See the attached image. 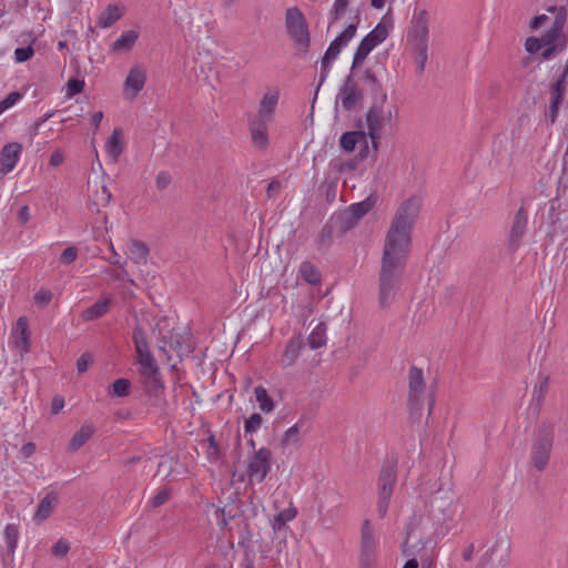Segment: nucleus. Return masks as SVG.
<instances>
[{
	"label": "nucleus",
	"instance_id": "obj_1",
	"mask_svg": "<svg viewBox=\"0 0 568 568\" xmlns=\"http://www.w3.org/2000/svg\"><path fill=\"white\" fill-rule=\"evenodd\" d=\"M409 251L384 246L379 271L378 301L382 307L388 306L400 287Z\"/></svg>",
	"mask_w": 568,
	"mask_h": 568
},
{
	"label": "nucleus",
	"instance_id": "obj_2",
	"mask_svg": "<svg viewBox=\"0 0 568 568\" xmlns=\"http://www.w3.org/2000/svg\"><path fill=\"white\" fill-rule=\"evenodd\" d=\"M422 200L415 195L399 203L387 230L384 246L410 250L412 230Z\"/></svg>",
	"mask_w": 568,
	"mask_h": 568
},
{
	"label": "nucleus",
	"instance_id": "obj_3",
	"mask_svg": "<svg viewBox=\"0 0 568 568\" xmlns=\"http://www.w3.org/2000/svg\"><path fill=\"white\" fill-rule=\"evenodd\" d=\"M397 481V460L386 459L381 468L377 479L376 509L379 518H384L388 511L389 501Z\"/></svg>",
	"mask_w": 568,
	"mask_h": 568
},
{
	"label": "nucleus",
	"instance_id": "obj_4",
	"mask_svg": "<svg viewBox=\"0 0 568 568\" xmlns=\"http://www.w3.org/2000/svg\"><path fill=\"white\" fill-rule=\"evenodd\" d=\"M285 28L296 47L302 52H307L311 44L308 26L304 13L297 7L286 10Z\"/></svg>",
	"mask_w": 568,
	"mask_h": 568
},
{
	"label": "nucleus",
	"instance_id": "obj_5",
	"mask_svg": "<svg viewBox=\"0 0 568 568\" xmlns=\"http://www.w3.org/2000/svg\"><path fill=\"white\" fill-rule=\"evenodd\" d=\"M386 99V93L382 92L381 104L374 103L366 113L365 123L367 131L365 132L366 136L371 138L374 148H377L383 128L392 120V111L384 108Z\"/></svg>",
	"mask_w": 568,
	"mask_h": 568
},
{
	"label": "nucleus",
	"instance_id": "obj_6",
	"mask_svg": "<svg viewBox=\"0 0 568 568\" xmlns=\"http://www.w3.org/2000/svg\"><path fill=\"white\" fill-rule=\"evenodd\" d=\"M426 384L423 371L412 366L408 371V406L412 413L420 414L426 399Z\"/></svg>",
	"mask_w": 568,
	"mask_h": 568
},
{
	"label": "nucleus",
	"instance_id": "obj_7",
	"mask_svg": "<svg viewBox=\"0 0 568 568\" xmlns=\"http://www.w3.org/2000/svg\"><path fill=\"white\" fill-rule=\"evenodd\" d=\"M388 36L386 26L378 23L371 32H368L359 42L355 50L351 70L359 67L367 55L381 44Z\"/></svg>",
	"mask_w": 568,
	"mask_h": 568
},
{
	"label": "nucleus",
	"instance_id": "obj_8",
	"mask_svg": "<svg viewBox=\"0 0 568 568\" xmlns=\"http://www.w3.org/2000/svg\"><path fill=\"white\" fill-rule=\"evenodd\" d=\"M430 505L434 511H438L443 515L446 527L450 528L449 523L454 521L457 511V499L453 490L450 488H438L434 493Z\"/></svg>",
	"mask_w": 568,
	"mask_h": 568
},
{
	"label": "nucleus",
	"instance_id": "obj_9",
	"mask_svg": "<svg viewBox=\"0 0 568 568\" xmlns=\"http://www.w3.org/2000/svg\"><path fill=\"white\" fill-rule=\"evenodd\" d=\"M378 538L368 519L362 524L361 530V564L364 568H372L376 559Z\"/></svg>",
	"mask_w": 568,
	"mask_h": 568
},
{
	"label": "nucleus",
	"instance_id": "obj_10",
	"mask_svg": "<svg viewBox=\"0 0 568 568\" xmlns=\"http://www.w3.org/2000/svg\"><path fill=\"white\" fill-rule=\"evenodd\" d=\"M271 450L262 447L248 457L247 476L251 483L261 484L271 469Z\"/></svg>",
	"mask_w": 568,
	"mask_h": 568
},
{
	"label": "nucleus",
	"instance_id": "obj_11",
	"mask_svg": "<svg viewBox=\"0 0 568 568\" xmlns=\"http://www.w3.org/2000/svg\"><path fill=\"white\" fill-rule=\"evenodd\" d=\"M552 433L550 429H542L532 445L531 460L534 467L542 470L548 464L550 452L552 448Z\"/></svg>",
	"mask_w": 568,
	"mask_h": 568
},
{
	"label": "nucleus",
	"instance_id": "obj_12",
	"mask_svg": "<svg viewBox=\"0 0 568 568\" xmlns=\"http://www.w3.org/2000/svg\"><path fill=\"white\" fill-rule=\"evenodd\" d=\"M336 99L345 111H352L363 100V93L352 75L345 78Z\"/></svg>",
	"mask_w": 568,
	"mask_h": 568
},
{
	"label": "nucleus",
	"instance_id": "obj_13",
	"mask_svg": "<svg viewBox=\"0 0 568 568\" xmlns=\"http://www.w3.org/2000/svg\"><path fill=\"white\" fill-rule=\"evenodd\" d=\"M528 226V213L521 206L517 210L514 215L509 235H508V250L510 252H516L521 245L523 239L526 235Z\"/></svg>",
	"mask_w": 568,
	"mask_h": 568
},
{
	"label": "nucleus",
	"instance_id": "obj_14",
	"mask_svg": "<svg viewBox=\"0 0 568 568\" xmlns=\"http://www.w3.org/2000/svg\"><path fill=\"white\" fill-rule=\"evenodd\" d=\"M138 363L141 366L142 375L154 388H163L161 374L158 364L150 351L138 354Z\"/></svg>",
	"mask_w": 568,
	"mask_h": 568
},
{
	"label": "nucleus",
	"instance_id": "obj_15",
	"mask_svg": "<svg viewBox=\"0 0 568 568\" xmlns=\"http://www.w3.org/2000/svg\"><path fill=\"white\" fill-rule=\"evenodd\" d=\"M22 153V145L18 142L7 143L0 154V173L7 175L17 165Z\"/></svg>",
	"mask_w": 568,
	"mask_h": 568
},
{
	"label": "nucleus",
	"instance_id": "obj_16",
	"mask_svg": "<svg viewBox=\"0 0 568 568\" xmlns=\"http://www.w3.org/2000/svg\"><path fill=\"white\" fill-rule=\"evenodd\" d=\"M304 348V341L301 336H293L285 344L280 364L283 368L293 366L298 359L302 349Z\"/></svg>",
	"mask_w": 568,
	"mask_h": 568
},
{
	"label": "nucleus",
	"instance_id": "obj_17",
	"mask_svg": "<svg viewBox=\"0 0 568 568\" xmlns=\"http://www.w3.org/2000/svg\"><path fill=\"white\" fill-rule=\"evenodd\" d=\"M13 345L20 353L27 354L30 351V333L27 317H19L12 332Z\"/></svg>",
	"mask_w": 568,
	"mask_h": 568
},
{
	"label": "nucleus",
	"instance_id": "obj_18",
	"mask_svg": "<svg viewBox=\"0 0 568 568\" xmlns=\"http://www.w3.org/2000/svg\"><path fill=\"white\" fill-rule=\"evenodd\" d=\"M409 34L415 42L414 47L428 45V23L425 11H422L419 14L414 17Z\"/></svg>",
	"mask_w": 568,
	"mask_h": 568
},
{
	"label": "nucleus",
	"instance_id": "obj_19",
	"mask_svg": "<svg viewBox=\"0 0 568 568\" xmlns=\"http://www.w3.org/2000/svg\"><path fill=\"white\" fill-rule=\"evenodd\" d=\"M342 48L337 45L334 41H332L325 51L322 60H321V73L318 79V84L316 87V94H318V91L323 83L326 81L332 63L337 59L338 54L341 53Z\"/></svg>",
	"mask_w": 568,
	"mask_h": 568
},
{
	"label": "nucleus",
	"instance_id": "obj_20",
	"mask_svg": "<svg viewBox=\"0 0 568 568\" xmlns=\"http://www.w3.org/2000/svg\"><path fill=\"white\" fill-rule=\"evenodd\" d=\"M280 99L277 89L268 90L263 95L258 104L257 114L255 116L264 120H272Z\"/></svg>",
	"mask_w": 568,
	"mask_h": 568
},
{
	"label": "nucleus",
	"instance_id": "obj_21",
	"mask_svg": "<svg viewBox=\"0 0 568 568\" xmlns=\"http://www.w3.org/2000/svg\"><path fill=\"white\" fill-rule=\"evenodd\" d=\"M267 122H270V120L260 119L257 116H254L252 120H250V132L252 141L254 145L260 149L266 148L268 143Z\"/></svg>",
	"mask_w": 568,
	"mask_h": 568
},
{
	"label": "nucleus",
	"instance_id": "obj_22",
	"mask_svg": "<svg viewBox=\"0 0 568 568\" xmlns=\"http://www.w3.org/2000/svg\"><path fill=\"white\" fill-rule=\"evenodd\" d=\"M145 80H146V73H145V70L143 69V67L141 65H134L133 68H131L126 79H125V82H124V87H125V91L129 92L131 91L132 92V97H135L144 87L145 84Z\"/></svg>",
	"mask_w": 568,
	"mask_h": 568
},
{
	"label": "nucleus",
	"instance_id": "obj_23",
	"mask_svg": "<svg viewBox=\"0 0 568 568\" xmlns=\"http://www.w3.org/2000/svg\"><path fill=\"white\" fill-rule=\"evenodd\" d=\"M112 194L104 184L94 183L89 186V202L97 211L104 207L111 201Z\"/></svg>",
	"mask_w": 568,
	"mask_h": 568
},
{
	"label": "nucleus",
	"instance_id": "obj_24",
	"mask_svg": "<svg viewBox=\"0 0 568 568\" xmlns=\"http://www.w3.org/2000/svg\"><path fill=\"white\" fill-rule=\"evenodd\" d=\"M567 77H568V60L566 61L558 79L550 85L549 101L562 103L566 91H567Z\"/></svg>",
	"mask_w": 568,
	"mask_h": 568
},
{
	"label": "nucleus",
	"instance_id": "obj_25",
	"mask_svg": "<svg viewBox=\"0 0 568 568\" xmlns=\"http://www.w3.org/2000/svg\"><path fill=\"white\" fill-rule=\"evenodd\" d=\"M149 247L148 245L140 240H130L128 243V254L129 258L138 265L146 264V260L149 256Z\"/></svg>",
	"mask_w": 568,
	"mask_h": 568
},
{
	"label": "nucleus",
	"instance_id": "obj_26",
	"mask_svg": "<svg viewBox=\"0 0 568 568\" xmlns=\"http://www.w3.org/2000/svg\"><path fill=\"white\" fill-rule=\"evenodd\" d=\"M161 348L164 352L175 353L176 356H182L190 352L189 347L184 345L182 335L174 331L170 332L168 337H164Z\"/></svg>",
	"mask_w": 568,
	"mask_h": 568
},
{
	"label": "nucleus",
	"instance_id": "obj_27",
	"mask_svg": "<svg viewBox=\"0 0 568 568\" xmlns=\"http://www.w3.org/2000/svg\"><path fill=\"white\" fill-rule=\"evenodd\" d=\"M111 304L112 300L110 297L101 298L83 311L82 318L84 321L98 320L110 311Z\"/></svg>",
	"mask_w": 568,
	"mask_h": 568
},
{
	"label": "nucleus",
	"instance_id": "obj_28",
	"mask_svg": "<svg viewBox=\"0 0 568 568\" xmlns=\"http://www.w3.org/2000/svg\"><path fill=\"white\" fill-rule=\"evenodd\" d=\"M58 504V496L54 493H49L47 496L39 503L38 508L34 513V519L37 521L45 520L50 517L52 511L54 510Z\"/></svg>",
	"mask_w": 568,
	"mask_h": 568
},
{
	"label": "nucleus",
	"instance_id": "obj_29",
	"mask_svg": "<svg viewBox=\"0 0 568 568\" xmlns=\"http://www.w3.org/2000/svg\"><path fill=\"white\" fill-rule=\"evenodd\" d=\"M329 221L336 229L338 235L352 230L358 222L346 211L333 215Z\"/></svg>",
	"mask_w": 568,
	"mask_h": 568
},
{
	"label": "nucleus",
	"instance_id": "obj_30",
	"mask_svg": "<svg viewBox=\"0 0 568 568\" xmlns=\"http://www.w3.org/2000/svg\"><path fill=\"white\" fill-rule=\"evenodd\" d=\"M358 142L366 143V132L363 130L343 133L339 139V146L345 152H353Z\"/></svg>",
	"mask_w": 568,
	"mask_h": 568
},
{
	"label": "nucleus",
	"instance_id": "obj_31",
	"mask_svg": "<svg viewBox=\"0 0 568 568\" xmlns=\"http://www.w3.org/2000/svg\"><path fill=\"white\" fill-rule=\"evenodd\" d=\"M123 16V9L116 4H109L100 14L98 24L101 28H110Z\"/></svg>",
	"mask_w": 568,
	"mask_h": 568
},
{
	"label": "nucleus",
	"instance_id": "obj_32",
	"mask_svg": "<svg viewBox=\"0 0 568 568\" xmlns=\"http://www.w3.org/2000/svg\"><path fill=\"white\" fill-rule=\"evenodd\" d=\"M94 426L91 424H84L81 428L72 436L69 449L72 452L81 448L94 434Z\"/></svg>",
	"mask_w": 568,
	"mask_h": 568
},
{
	"label": "nucleus",
	"instance_id": "obj_33",
	"mask_svg": "<svg viewBox=\"0 0 568 568\" xmlns=\"http://www.w3.org/2000/svg\"><path fill=\"white\" fill-rule=\"evenodd\" d=\"M138 38L139 33L135 30H126L113 42L112 50L115 52L129 51L133 48Z\"/></svg>",
	"mask_w": 568,
	"mask_h": 568
},
{
	"label": "nucleus",
	"instance_id": "obj_34",
	"mask_svg": "<svg viewBox=\"0 0 568 568\" xmlns=\"http://www.w3.org/2000/svg\"><path fill=\"white\" fill-rule=\"evenodd\" d=\"M121 134L122 132L120 129H114L105 144L106 152L113 161H116L120 154L123 152Z\"/></svg>",
	"mask_w": 568,
	"mask_h": 568
},
{
	"label": "nucleus",
	"instance_id": "obj_35",
	"mask_svg": "<svg viewBox=\"0 0 568 568\" xmlns=\"http://www.w3.org/2000/svg\"><path fill=\"white\" fill-rule=\"evenodd\" d=\"M301 277L310 284H318L321 282V273L317 267L308 261L303 262L300 265Z\"/></svg>",
	"mask_w": 568,
	"mask_h": 568
},
{
	"label": "nucleus",
	"instance_id": "obj_36",
	"mask_svg": "<svg viewBox=\"0 0 568 568\" xmlns=\"http://www.w3.org/2000/svg\"><path fill=\"white\" fill-rule=\"evenodd\" d=\"M297 515L295 507H288L273 517L271 525L274 531H280L286 523L293 520Z\"/></svg>",
	"mask_w": 568,
	"mask_h": 568
},
{
	"label": "nucleus",
	"instance_id": "obj_37",
	"mask_svg": "<svg viewBox=\"0 0 568 568\" xmlns=\"http://www.w3.org/2000/svg\"><path fill=\"white\" fill-rule=\"evenodd\" d=\"M254 394L256 402L258 403L260 409L264 413H271L274 410V400L268 396L267 390L258 385L254 387Z\"/></svg>",
	"mask_w": 568,
	"mask_h": 568
},
{
	"label": "nucleus",
	"instance_id": "obj_38",
	"mask_svg": "<svg viewBox=\"0 0 568 568\" xmlns=\"http://www.w3.org/2000/svg\"><path fill=\"white\" fill-rule=\"evenodd\" d=\"M307 341L313 349L324 346L326 344V326L323 323H318L311 332Z\"/></svg>",
	"mask_w": 568,
	"mask_h": 568
},
{
	"label": "nucleus",
	"instance_id": "obj_39",
	"mask_svg": "<svg viewBox=\"0 0 568 568\" xmlns=\"http://www.w3.org/2000/svg\"><path fill=\"white\" fill-rule=\"evenodd\" d=\"M19 529L14 524H8L4 528V541L7 545L8 554L13 556L18 546Z\"/></svg>",
	"mask_w": 568,
	"mask_h": 568
},
{
	"label": "nucleus",
	"instance_id": "obj_40",
	"mask_svg": "<svg viewBox=\"0 0 568 568\" xmlns=\"http://www.w3.org/2000/svg\"><path fill=\"white\" fill-rule=\"evenodd\" d=\"M373 205L374 202L371 200V197H367L362 202L351 204L347 207V212L358 222L373 209Z\"/></svg>",
	"mask_w": 568,
	"mask_h": 568
},
{
	"label": "nucleus",
	"instance_id": "obj_41",
	"mask_svg": "<svg viewBox=\"0 0 568 568\" xmlns=\"http://www.w3.org/2000/svg\"><path fill=\"white\" fill-rule=\"evenodd\" d=\"M334 234H337L336 229L328 220L317 235L316 243L318 248L328 247L333 243Z\"/></svg>",
	"mask_w": 568,
	"mask_h": 568
},
{
	"label": "nucleus",
	"instance_id": "obj_42",
	"mask_svg": "<svg viewBox=\"0 0 568 568\" xmlns=\"http://www.w3.org/2000/svg\"><path fill=\"white\" fill-rule=\"evenodd\" d=\"M133 342H134L136 354L150 351L149 344L146 341V336H145V333L142 327H140V326L134 327Z\"/></svg>",
	"mask_w": 568,
	"mask_h": 568
},
{
	"label": "nucleus",
	"instance_id": "obj_43",
	"mask_svg": "<svg viewBox=\"0 0 568 568\" xmlns=\"http://www.w3.org/2000/svg\"><path fill=\"white\" fill-rule=\"evenodd\" d=\"M356 29V24H348L333 41L343 49L355 37Z\"/></svg>",
	"mask_w": 568,
	"mask_h": 568
},
{
	"label": "nucleus",
	"instance_id": "obj_44",
	"mask_svg": "<svg viewBox=\"0 0 568 568\" xmlns=\"http://www.w3.org/2000/svg\"><path fill=\"white\" fill-rule=\"evenodd\" d=\"M300 425L295 424L291 426L283 435V438L281 440V445L283 447L290 446V445H296L298 444L301 436H300Z\"/></svg>",
	"mask_w": 568,
	"mask_h": 568
},
{
	"label": "nucleus",
	"instance_id": "obj_45",
	"mask_svg": "<svg viewBox=\"0 0 568 568\" xmlns=\"http://www.w3.org/2000/svg\"><path fill=\"white\" fill-rule=\"evenodd\" d=\"M131 383L126 378H119L112 384V394L119 397L128 396L130 393Z\"/></svg>",
	"mask_w": 568,
	"mask_h": 568
},
{
	"label": "nucleus",
	"instance_id": "obj_46",
	"mask_svg": "<svg viewBox=\"0 0 568 568\" xmlns=\"http://www.w3.org/2000/svg\"><path fill=\"white\" fill-rule=\"evenodd\" d=\"M364 84L374 92L382 91L381 82L378 81L375 72L372 69H366L363 78Z\"/></svg>",
	"mask_w": 568,
	"mask_h": 568
},
{
	"label": "nucleus",
	"instance_id": "obj_47",
	"mask_svg": "<svg viewBox=\"0 0 568 568\" xmlns=\"http://www.w3.org/2000/svg\"><path fill=\"white\" fill-rule=\"evenodd\" d=\"M416 53V69L418 73H423L428 59V45L414 47Z\"/></svg>",
	"mask_w": 568,
	"mask_h": 568
},
{
	"label": "nucleus",
	"instance_id": "obj_48",
	"mask_svg": "<svg viewBox=\"0 0 568 568\" xmlns=\"http://www.w3.org/2000/svg\"><path fill=\"white\" fill-rule=\"evenodd\" d=\"M22 99V94L18 91H13L7 95L2 101H0V115L7 111L8 109L16 105Z\"/></svg>",
	"mask_w": 568,
	"mask_h": 568
},
{
	"label": "nucleus",
	"instance_id": "obj_49",
	"mask_svg": "<svg viewBox=\"0 0 568 568\" xmlns=\"http://www.w3.org/2000/svg\"><path fill=\"white\" fill-rule=\"evenodd\" d=\"M263 418L260 414L254 413L244 422V430L245 433L253 434L255 433L262 425Z\"/></svg>",
	"mask_w": 568,
	"mask_h": 568
},
{
	"label": "nucleus",
	"instance_id": "obj_50",
	"mask_svg": "<svg viewBox=\"0 0 568 568\" xmlns=\"http://www.w3.org/2000/svg\"><path fill=\"white\" fill-rule=\"evenodd\" d=\"M348 2H349V0H335L332 12H331L332 21L329 24H332L334 21H336L344 14V12L348 6Z\"/></svg>",
	"mask_w": 568,
	"mask_h": 568
},
{
	"label": "nucleus",
	"instance_id": "obj_51",
	"mask_svg": "<svg viewBox=\"0 0 568 568\" xmlns=\"http://www.w3.org/2000/svg\"><path fill=\"white\" fill-rule=\"evenodd\" d=\"M171 497V493L168 489L160 490L156 495H154L149 504L151 507L156 508L165 504Z\"/></svg>",
	"mask_w": 568,
	"mask_h": 568
},
{
	"label": "nucleus",
	"instance_id": "obj_52",
	"mask_svg": "<svg viewBox=\"0 0 568 568\" xmlns=\"http://www.w3.org/2000/svg\"><path fill=\"white\" fill-rule=\"evenodd\" d=\"M33 53H34V51L30 45L17 48L14 50V59L17 62L22 63V62L28 61L30 58H32Z\"/></svg>",
	"mask_w": 568,
	"mask_h": 568
},
{
	"label": "nucleus",
	"instance_id": "obj_53",
	"mask_svg": "<svg viewBox=\"0 0 568 568\" xmlns=\"http://www.w3.org/2000/svg\"><path fill=\"white\" fill-rule=\"evenodd\" d=\"M52 292L49 290H40L34 294V303L41 307L47 306L52 300Z\"/></svg>",
	"mask_w": 568,
	"mask_h": 568
},
{
	"label": "nucleus",
	"instance_id": "obj_54",
	"mask_svg": "<svg viewBox=\"0 0 568 568\" xmlns=\"http://www.w3.org/2000/svg\"><path fill=\"white\" fill-rule=\"evenodd\" d=\"M70 550V544L65 539H59L52 547V554L57 557H64Z\"/></svg>",
	"mask_w": 568,
	"mask_h": 568
},
{
	"label": "nucleus",
	"instance_id": "obj_55",
	"mask_svg": "<svg viewBox=\"0 0 568 568\" xmlns=\"http://www.w3.org/2000/svg\"><path fill=\"white\" fill-rule=\"evenodd\" d=\"M542 45H544V42H542L541 38L529 37L525 41V49L529 53L538 52Z\"/></svg>",
	"mask_w": 568,
	"mask_h": 568
},
{
	"label": "nucleus",
	"instance_id": "obj_56",
	"mask_svg": "<svg viewBox=\"0 0 568 568\" xmlns=\"http://www.w3.org/2000/svg\"><path fill=\"white\" fill-rule=\"evenodd\" d=\"M67 85H68L67 94L69 97H73V95L82 92V90L84 88V81L79 80V79H70L68 81Z\"/></svg>",
	"mask_w": 568,
	"mask_h": 568
},
{
	"label": "nucleus",
	"instance_id": "obj_57",
	"mask_svg": "<svg viewBox=\"0 0 568 568\" xmlns=\"http://www.w3.org/2000/svg\"><path fill=\"white\" fill-rule=\"evenodd\" d=\"M565 22H566V10H565V8H560L558 11V14L556 16L550 28L552 30H555L557 33L561 34Z\"/></svg>",
	"mask_w": 568,
	"mask_h": 568
},
{
	"label": "nucleus",
	"instance_id": "obj_58",
	"mask_svg": "<svg viewBox=\"0 0 568 568\" xmlns=\"http://www.w3.org/2000/svg\"><path fill=\"white\" fill-rule=\"evenodd\" d=\"M565 22H566V10H565V8H560L558 11V14L556 16L550 28L552 30H555L557 33L561 34Z\"/></svg>",
	"mask_w": 568,
	"mask_h": 568
},
{
	"label": "nucleus",
	"instance_id": "obj_59",
	"mask_svg": "<svg viewBox=\"0 0 568 568\" xmlns=\"http://www.w3.org/2000/svg\"><path fill=\"white\" fill-rule=\"evenodd\" d=\"M78 257V248L75 246H69L67 247L61 256L60 260L63 264H71L73 263Z\"/></svg>",
	"mask_w": 568,
	"mask_h": 568
},
{
	"label": "nucleus",
	"instance_id": "obj_60",
	"mask_svg": "<svg viewBox=\"0 0 568 568\" xmlns=\"http://www.w3.org/2000/svg\"><path fill=\"white\" fill-rule=\"evenodd\" d=\"M560 104L561 103H559V102H551V101H549V106H548V110H547V112L545 114L546 121L549 124H554L556 122Z\"/></svg>",
	"mask_w": 568,
	"mask_h": 568
},
{
	"label": "nucleus",
	"instance_id": "obj_61",
	"mask_svg": "<svg viewBox=\"0 0 568 568\" xmlns=\"http://www.w3.org/2000/svg\"><path fill=\"white\" fill-rule=\"evenodd\" d=\"M172 179H171V175L169 172L166 171H161L159 172V174L156 175V179H155V185H156V189L158 190H165L170 183H171Z\"/></svg>",
	"mask_w": 568,
	"mask_h": 568
},
{
	"label": "nucleus",
	"instance_id": "obj_62",
	"mask_svg": "<svg viewBox=\"0 0 568 568\" xmlns=\"http://www.w3.org/2000/svg\"><path fill=\"white\" fill-rule=\"evenodd\" d=\"M92 364V357L91 355L89 354H82L78 359H77V369L80 374H83L85 373L90 365Z\"/></svg>",
	"mask_w": 568,
	"mask_h": 568
},
{
	"label": "nucleus",
	"instance_id": "obj_63",
	"mask_svg": "<svg viewBox=\"0 0 568 568\" xmlns=\"http://www.w3.org/2000/svg\"><path fill=\"white\" fill-rule=\"evenodd\" d=\"M216 515V524L220 526V528H225L229 524V520L233 518V516L229 513H225L224 508H219L215 511Z\"/></svg>",
	"mask_w": 568,
	"mask_h": 568
},
{
	"label": "nucleus",
	"instance_id": "obj_64",
	"mask_svg": "<svg viewBox=\"0 0 568 568\" xmlns=\"http://www.w3.org/2000/svg\"><path fill=\"white\" fill-rule=\"evenodd\" d=\"M206 455L210 460H216L219 458V446L213 435H210L209 437V447Z\"/></svg>",
	"mask_w": 568,
	"mask_h": 568
}]
</instances>
